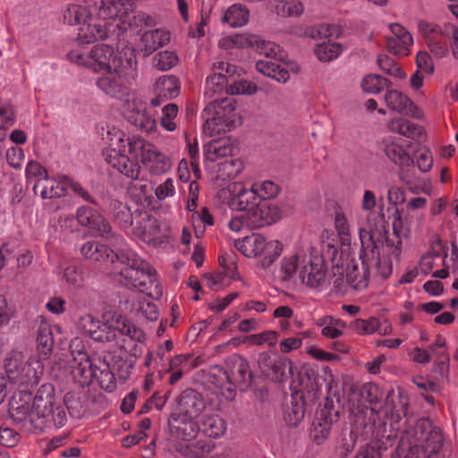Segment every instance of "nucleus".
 Here are the masks:
<instances>
[{
  "label": "nucleus",
  "instance_id": "f257e3e1",
  "mask_svg": "<svg viewBox=\"0 0 458 458\" xmlns=\"http://www.w3.org/2000/svg\"><path fill=\"white\" fill-rule=\"evenodd\" d=\"M70 62L95 72H104L97 87L108 96L121 93L137 76V61L130 54L119 52L106 44L94 46L88 53L72 50L67 54Z\"/></svg>",
  "mask_w": 458,
  "mask_h": 458
},
{
  "label": "nucleus",
  "instance_id": "f03ea898",
  "mask_svg": "<svg viewBox=\"0 0 458 458\" xmlns=\"http://www.w3.org/2000/svg\"><path fill=\"white\" fill-rule=\"evenodd\" d=\"M122 267L115 279L124 287L140 293H148L154 298L163 295V289L155 268L131 249H122L114 255Z\"/></svg>",
  "mask_w": 458,
  "mask_h": 458
},
{
  "label": "nucleus",
  "instance_id": "7ed1b4c3",
  "mask_svg": "<svg viewBox=\"0 0 458 458\" xmlns=\"http://www.w3.org/2000/svg\"><path fill=\"white\" fill-rule=\"evenodd\" d=\"M377 206L376 194L370 190H365L360 203V209L352 216L359 230L360 243L366 248L376 242H386L389 250L395 255L400 253L399 246H394L387 241V223L385 217H379L375 213Z\"/></svg>",
  "mask_w": 458,
  "mask_h": 458
},
{
  "label": "nucleus",
  "instance_id": "20e7f679",
  "mask_svg": "<svg viewBox=\"0 0 458 458\" xmlns=\"http://www.w3.org/2000/svg\"><path fill=\"white\" fill-rule=\"evenodd\" d=\"M101 138L106 146L103 151L105 160L126 177L132 180L138 179L140 166L128 155H130V144L132 140L140 139V137H127L122 130L107 124L102 128Z\"/></svg>",
  "mask_w": 458,
  "mask_h": 458
},
{
  "label": "nucleus",
  "instance_id": "39448f33",
  "mask_svg": "<svg viewBox=\"0 0 458 458\" xmlns=\"http://www.w3.org/2000/svg\"><path fill=\"white\" fill-rule=\"evenodd\" d=\"M4 368L9 382L20 388L38 385L44 373V364L40 358L32 356L25 361L24 354L17 350H12L6 354Z\"/></svg>",
  "mask_w": 458,
  "mask_h": 458
},
{
  "label": "nucleus",
  "instance_id": "423d86ee",
  "mask_svg": "<svg viewBox=\"0 0 458 458\" xmlns=\"http://www.w3.org/2000/svg\"><path fill=\"white\" fill-rule=\"evenodd\" d=\"M202 118V131L208 137L225 133L241 123V117L236 112V102L229 98L211 101L203 110Z\"/></svg>",
  "mask_w": 458,
  "mask_h": 458
},
{
  "label": "nucleus",
  "instance_id": "0eeeda50",
  "mask_svg": "<svg viewBox=\"0 0 458 458\" xmlns=\"http://www.w3.org/2000/svg\"><path fill=\"white\" fill-rule=\"evenodd\" d=\"M234 246L245 257L255 259L256 266L263 269L269 267L283 251L279 241L258 233L235 241Z\"/></svg>",
  "mask_w": 458,
  "mask_h": 458
},
{
  "label": "nucleus",
  "instance_id": "6e6552de",
  "mask_svg": "<svg viewBox=\"0 0 458 458\" xmlns=\"http://www.w3.org/2000/svg\"><path fill=\"white\" fill-rule=\"evenodd\" d=\"M255 48L265 55L264 59L256 62L257 71L263 75L278 82L285 83L290 79L291 73L299 72V66L296 63L284 62L278 58L281 50L277 44L265 41L260 38V41Z\"/></svg>",
  "mask_w": 458,
  "mask_h": 458
},
{
  "label": "nucleus",
  "instance_id": "1a4fd4ad",
  "mask_svg": "<svg viewBox=\"0 0 458 458\" xmlns=\"http://www.w3.org/2000/svg\"><path fill=\"white\" fill-rule=\"evenodd\" d=\"M111 97L119 100L121 113L131 124L147 133L157 129L156 119L147 111L146 103L138 98L129 86L123 88L121 93Z\"/></svg>",
  "mask_w": 458,
  "mask_h": 458
},
{
  "label": "nucleus",
  "instance_id": "9d476101",
  "mask_svg": "<svg viewBox=\"0 0 458 458\" xmlns=\"http://www.w3.org/2000/svg\"><path fill=\"white\" fill-rule=\"evenodd\" d=\"M443 446V436L438 429L428 431H415L414 439L403 437L396 448V454L400 458H431L437 454Z\"/></svg>",
  "mask_w": 458,
  "mask_h": 458
},
{
  "label": "nucleus",
  "instance_id": "9b49d317",
  "mask_svg": "<svg viewBox=\"0 0 458 458\" xmlns=\"http://www.w3.org/2000/svg\"><path fill=\"white\" fill-rule=\"evenodd\" d=\"M69 347L72 356L69 369L73 381L81 386L90 385L98 377L99 366L90 360L81 338H73Z\"/></svg>",
  "mask_w": 458,
  "mask_h": 458
},
{
  "label": "nucleus",
  "instance_id": "f8f14e48",
  "mask_svg": "<svg viewBox=\"0 0 458 458\" xmlns=\"http://www.w3.org/2000/svg\"><path fill=\"white\" fill-rule=\"evenodd\" d=\"M130 156L140 158L144 167L152 175H161L167 173L171 166V160L157 147L144 139H134L130 144Z\"/></svg>",
  "mask_w": 458,
  "mask_h": 458
},
{
  "label": "nucleus",
  "instance_id": "ddd939ff",
  "mask_svg": "<svg viewBox=\"0 0 458 458\" xmlns=\"http://www.w3.org/2000/svg\"><path fill=\"white\" fill-rule=\"evenodd\" d=\"M124 217L122 223L123 227L131 226V233L148 244H157L165 237V228L161 226L160 223L155 217L148 215L140 214L134 218L131 217L129 210L122 211Z\"/></svg>",
  "mask_w": 458,
  "mask_h": 458
},
{
  "label": "nucleus",
  "instance_id": "4468645a",
  "mask_svg": "<svg viewBox=\"0 0 458 458\" xmlns=\"http://www.w3.org/2000/svg\"><path fill=\"white\" fill-rule=\"evenodd\" d=\"M385 242L373 243L369 248L360 243L361 249L360 251V259L361 260V267L353 265L352 267L347 269L346 281L348 284L354 291L360 292L365 290L369 285V275H370V263L375 259L376 249Z\"/></svg>",
  "mask_w": 458,
  "mask_h": 458
},
{
  "label": "nucleus",
  "instance_id": "2eb2a0df",
  "mask_svg": "<svg viewBox=\"0 0 458 458\" xmlns=\"http://www.w3.org/2000/svg\"><path fill=\"white\" fill-rule=\"evenodd\" d=\"M9 412L12 419L18 423L30 425L35 428H42L34 412L32 394L26 389H19L13 394L9 403Z\"/></svg>",
  "mask_w": 458,
  "mask_h": 458
},
{
  "label": "nucleus",
  "instance_id": "dca6fc26",
  "mask_svg": "<svg viewBox=\"0 0 458 458\" xmlns=\"http://www.w3.org/2000/svg\"><path fill=\"white\" fill-rule=\"evenodd\" d=\"M76 218L81 226L88 227L95 235L114 239L118 245L123 243V239L112 232L109 223L97 210L89 207H81L77 209Z\"/></svg>",
  "mask_w": 458,
  "mask_h": 458
},
{
  "label": "nucleus",
  "instance_id": "f3484780",
  "mask_svg": "<svg viewBox=\"0 0 458 458\" xmlns=\"http://www.w3.org/2000/svg\"><path fill=\"white\" fill-rule=\"evenodd\" d=\"M113 323L116 329V335L119 334L124 337L123 343L118 342L117 344L133 356H138L140 351H138L137 344H143L145 342L146 334L144 331L126 318L116 313H113Z\"/></svg>",
  "mask_w": 458,
  "mask_h": 458
},
{
  "label": "nucleus",
  "instance_id": "a211bd4d",
  "mask_svg": "<svg viewBox=\"0 0 458 458\" xmlns=\"http://www.w3.org/2000/svg\"><path fill=\"white\" fill-rule=\"evenodd\" d=\"M299 284L316 293H320L327 288L329 285L328 273L322 256L312 254Z\"/></svg>",
  "mask_w": 458,
  "mask_h": 458
},
{
  "label": "nucleus",
  "instance_id": "6ab92c4d",
  "mask_svg": "<svg viewBox=\"0 0 458 458\" xmlns=\"http://www.w3.org/2000/svg\"><path fill=\"white\" fill-rule=\"evenodd\" d=\"M247 223L249 229H259L276 223L282 218L280 208L267 200H260L249 209Z\"/></svg>",
  "mask_w": 458,
  "mask_h": 458
},
{
  "label": "nucleus",
  "instance_id": "aec40b11",
  "mask_svg": "<svg viewBox=\"0 0 458 458\" xmlns=\"http://www.w3.org/2000/svg\"><path fill=\"white\" fill-rule=\"evenodd\" d=\"M228 191L230 195L227 204L233 210L247 212L259 201L252 185L247 187L241 182H234L229 186Z\"/></svg>",
  "mask_w": 458,
  "mask_h": 458
},
{
  "label": "nucleus",
  "instance_id": "412c9836",
  "mask_svg": "<svg viewBox=\"0 0 458 458\" xmlns=\"http://www.w3.org/2000/svg\"><path fill=\"white\" fill-rule=\"evenodd\" d=\"M312 253L303 251L284 256L280 262V271L283 279L300 283L303 271L308 266Z\"/></svg>",
  "mask_w": 458,
  "mask_h": 458
},
{
  "label": "nucleus",
  "instance_id": "4be33fe9",
  "mask_svg": "<svg viewBox=\"0 0 458 458\" xmlns=\"http://www.w3.org/2000/svg\"><path fill=\"white\" fill-rule=\"evenodd\" d=\"M382 149L387 158L397 165H409L411 162V157L408 148L410 144L395 136H386L381 141Z\"/></svg>",
  "mask_w": 458,
  "mask_h": 458
},
{
  "label": "nucleus",
  "instance_id": "5701e85b",
  "mask_svg": "<svg viewBox=\"0 0 458 458\" xmlns=\"http://www.w3.org/2000/svg\"><path fill=\"white\" fill-rule=\"evenodd\" d=\"M391 34L387 36V48L389 52L406 56L411 53V47L413 45V38L411 33L399 23L389 25Z\"/></svg>",
  "mask_w": 458,
  "mask_h": 458
},
{
  "label": "nucleus",
  "instance_id": "b1692460",
  "mask_svg": "<svg viewBox=\"0 0 458 458\" xmlns=\"http://www.w3.org/2000/svg\"><path fill=\"white\" fill-rule=\"evenodd\" d=\"M109 19H102L98 15V11L86 21L81 27L78 28L77 41L80 44H90L97 40L106 38L107 36V27L106 21Z\"/></svg>",
  "mask_w": 458,
  "mask_h": 458
},
{
  "label": "nucleus",
  "instance_id": "393cba45",
  "mask_svg": "<svg viewBox=\"0 0 458 458\" xmlns=\"http://www.w3.org/2000/svg\"><path fill=\"white\" fill-rule=\"evenodd\" d=\"M100 3L96 4L95 0H84L81 4H71L64 14V19L69 25L81 27L83 23L90 21L98 11Z\"/></svg>",
  "mask_w": 458,
  "mask_h": 458
},
{
  "label": "nucleus",
  "instance_id": "a878e982",
  "mask_svg": "<svg viewBox=\"0 0 458 458\" xmlns=\"http://www.w3.org/2000/svg\"><path fill=\"white\" fill-rule=\"evenodd\" d=\"M32 403L38 422L43 426L42 420L51 414L55 404V388L53 386L43 384L36 394L32 396Z\"/></svg>",
  "mask_w": 458,
  "mask_h": 458
},
{
  "label": "nucleus",
  "instance_id": "bb28decb",
  "mask_svg": "<svg viewBox=\"0 0 458 458\" xmlns=\"http://www.w3.org/2000/svg\"><path fill=\"white\" fill-rule=\"evenodd\" d=\"M229 375L226 376L229 381L228 390L232 393L233 385L247 384L251 377L248 361L238 354L232 355L227 360Z\"/></svg>",
  "mask_w": 458,
  "mask_h": 458
},
{
  "label": "nucleus",
  "instance_id": "cd10ccee",
  "mask_svg": "<svg viewBox=\"0 0 458 458\" xmlns=\"http://www.w3.org/2000/svg\"><path fill=\"white\" fill-rule=\"evenodd\" d=\"M419 30L426 38L428 47L436 55L443 56L446 54L447 48L445 45H441L438 40L439 37H445V23L443 26L421 21L419 22Z\"/></svg>",
  "mask_w": 458,
  "mask_h": 458
},
{
  "label": "nucleus",
  "instance_id": "c85d7f7f",
  "mask_svg": "<svg viewBox=\"0 0 458 458\" xmlns=\"http://www.w3.org/2000/svg\"><path fill=\"white\" fill-rule=\"evenodd\" d=\"M80 252L86 259L99 263L108 260L114 263L116 260L114 255L117 253L106 245L93 241L84 242L80 248Z\"/></svg>",
  "mask_w": 458,
  "mask_h": 458
},
{
  "label": "nucleus",
  "instance_id": "c756f323",
  "mask_svg": "<svg viewBox=\"0 0 458 458\" xmlns=\"http://www.w3.org/2000/svg\"><path fill=\"white\" fill-rule=\"evenodd\" d=\"M386 243L380 244L375 251V259L370 263V269L373 268L375 276H379L381 279L388 278L393 272V265L389 259V255L399 258L401 253L395 255L388 250Z\"/></svg>",
  "mask_w": 458,
  "mask_h": 458
},
{
  "label": "nucleus",
  "instance_id": "7c9ffc66",
  "mask_svg": "<svg viewBox=\"0 0 458 458\" xmlns=\"http://www.w3.org/2000/svg\"><path fill=\"white\" fill-rule=\"evenodd\" d=\"M169 41V31L164 29H156L142 34L139 47L145 55H149L157 48L168 44Z\"/></svg>",
  "mask_w": 458,
  "mask_h": 458
},
{
  "label": "nucleus",
  "instance_id": "2f4dec72",
  "mask_svg": "<svg viewBox=\"0 0 458 458\" xmlns=\"http://www.w3.org/2000/svg\"><path fill=\"white\" fill-rule=\"evenodd\" d=\"M335 414L327 408L320 410L318 413L316 420L313 423L312 436L318 444H321L327 439L330 434L331 427L335 422Z\"/></svg>",
  "mask_w": 458,
  "mask_h": 458
},
{
  "label": "nucleus",
  "instance_id": "473e14b6",
  "mask_svg": "<svg viewBox=\"0 0 458 458\" xmlns=\"http://www.w3.org/2000/svg\"><path fill=\"white\" fill-rule=\"evenodd\" d=\"M385 102L388 108L399 114H410L415 108L412 101L398 89H387L385 94Z\"/></svg>",
  "mask_w": 458,
  "mask_h": 458
},
{
  "label": "nucleus",
  "instance_id": "72a5a7b5",
  "mask_svg": "<svg viewBox=\"0 0 458 458\" xmlns=\"http://www.w3.org/2000/svg\"><path fill=\"white\" fill-rule=\"evenodd\" d=\"M233 145L229 139L213 140L204 146L205 159L216 162L219 158L225 157L232 154Z\"/></svg>",
  "mask_w": 458,
  "mask_h": 458
},
{
  "label": "nucleus",
  "instance_id": "f704fd0d",
  "mask_svg": "<svg viewBox=\"0 0 458 458\" xmlns=\"http://www.w3.org/2000/svg\"><path fill=\"white\" fill-rule=\"evenodd\" d=\"M44 182L39 193L43 199L60 198L66 193L69 177L64 175H58L57 178L48 177Z\"/></svg>",
  "mask_w": 458,
  "mask_h": 458
},
{
  "label": "nucleus",
  "instance_id": "c9c22d12",
  "mask_svg": "<svg viewBox=\"0 0 458 458\" xmlns=\"http://www.w3.org/2000/svg\"><path fill=\"white\" fill-rule=\"evenodd\" d=\"M126 304L129 305L128 310L131 313L137 317L155 321L158 318V310L157 305L145 298L137 301H127Z\"/></svg>",
  "mask_w": 458,
  "mask_h": 458
},
{
  "label": "nucleus",
  "instance_id": "e433bc0d",
  "mask_svg": "<svg viewBox=\"0 0 458 458\" xmlns=\"http://www.w3.org/2000/svg\"><path fill=\"white\" fill-rule=\"evenodd\" d=\"M387 127L390 131L410 139L419 138L423 133L420 126L403 118L392 119Z\"/></svg>",
  "mask_w": 458,
  "mask_h": 458
},
{
  "label": "nucleus",
  "instance_id": "4c0bfd02",
  "mask_svg": "<svg viewBox=\"0 0 458 458\" xmlns=\"http://www.w3.org/2000/svg\"><path fill=\"white\" fill-rule=\"evenodd\" d=\"M156 95L163 96V98L172 99L179 95L180 83L173 75H164L158 78L155 83Z\"/></svg>",
  "mask_w": 458,
  "mask_h": 458
},
{
  "label": "nucleus",
  "instance_id": "58836bf2",
  "mask_svg": "<svg viewBox=\"0 0 458 458\" xmlns=\"http://www.w3.org/2000/svg\"><path fill=\"white\" fill-rule=\"evenodd\" d=\"M249 10L242 4L231 5L224 13L222 22L232 28L242 27L249 21Z\"/></svg>",
  "mask_w": 458,
  "mask_h": 458
},
{
  "label": "nucleus",
  "instance_id": "ea45409f",
  "mask_svg": "<svg viewBox=\"0 0 458 458\" xmlns=\"http://www.w3.org/2000/svg\"><path fill=\"white\" fill-rule=\"evenodd\" d=\"M54 347L53 331L50 324L42 321L38 329L37 349L38 352L47 358L52 352Z\"/></svg>",
  "mask_w": 458,
  "mask_h": 458
},
{
  "label": "nucleus",
  "instance_id": "a19ab883",
  "mask_svg": "<svg viewBox=\"0 0 458 458\" xmlns=\"http://www.w3.org/2000/svg\"><path fill=\"white\" fill-rule=\"evenodd\" d=\"M199 429L204 435L217 438L222 437L226 429L225 420L218 415H205L201 419Z\"/></svg>",
  "mask_w": 458,
  "mask_h": 458
},
{
  "label": "nucleus",
  "instance_id": "79ce46f5",
  "mask_svg": "<svg viewBox=\"0 0 458 458\" xmlns=\"http://www.w3.org/2000/svg\"><path fill=\"white\" fill-rule=\"evenodd\" d=\"M317 326L321 328V334L328 338L335 339L343 335V329L346 324L339 318L332 316H325L317 320Z\"/></svg>",
  "mask_w": 458,
  "mask_h": 458
},
{
  "label": "nucleus",
  "instance_id": "37998d69",
  "mask_svg": "<svg viewBox=\"0 0 458 458\" xmlns=\"http://www.w3.org/2000/svg\"><path fill=\"white\" fill-rule=\"evenodd\" d=\"M25 177L27 183L35 182L33 185V191L37 193L38 189L41 187L49 176L47 169L41 165L38 161L30 160L25 168Z\"/></svg>",
  "mask_w": 458,
  "mask_h": 458
},
{
  "label": "nucleus",
  "instance_id": "c03bdc74",
  "mask_svg": "<svg viewBox=\"0 0 458 458\" xmlns=\"http://www.w3.org/2000/svg\"><path fill=\"white\" fill-rule=\"evenodd\" d=\"M344 51V47L337 42H323L316 46L314 54L321 62H331L336 59Z\"/></svg>",
  "mask_w": 458,
  "mask_h": 458
},
{
  "label": "nucleus",
  "instance_id": "a18cd8bd",
  "mask_svg": "<svg viewBox=\"0 0 458 458\" xmlns=\"http://www.w3.org/2000/svg\"><path fill=\"white\" fill-rule=\"evenodd\" d=\"M242 169L243 164L239 158L225 159L218 165L217 178L222 181L234 179Z\"/></svg>",
  "mask_w": 458,
  "mask_h": 458
},
{
  "label": "nucleus",
  "instance_id": "49530a36",
  "mask_svg": "<svg viewBox=\"0 0 458 458\" xmlns=\"http://www.w3.org/2000/svg\"><path fill=\"white\" fill-rule=\"evenodd\" d=\"M228 79L226 74L221 72H213L207 78L205 96L213 98L216 94L226 91Z\"/></svg>",
  "mask_w": 458,
  "mask_h": 458
},
{
  "label": "nucleus",
  "instance_id": "de8ad7c7",
  "mask_svg": "<svg viewBox=\"0 0 458 458\" xmlns=\"http://www.w3.org/2000/svg\"><path fill=\"white\" fill-rule=\"evenodd\" d=\"M393 231L394 234L397 238V242H394L393 240H390L387 236V241L392 242L394 246H399L400 253L402 252V240L408 239L411 234V226L407 220L403 219L401 215L396 212L394 216V219L393 221Z\"/></svg>",
  "mask_w": 458,
  "mask_h": 458
},
{
  "label": "nucleus",
  "instance_id": "09e8293b",
  "mask_svg": "<svg viewBox=\"0 0 458 458\" xmlns=\"http://www.w3.org/2000/svg\"><path fill=\"white\" fill-rule=\"evenodd\" d=\"M361 89L369 94H378L388 86V80L377 74L366 75L361 82Z\"/></svg>",
  "mask_w": 458,
  "mask_h": 458
},
{
  "label": "nucleus",
  "instance_id": "8fccbe9b",
  "mask_svg": "<svg viewBox=\"0 0 458 458\" xmlns=\"http://www.w3.org/2000/svg\"><path fill=\"white\" fill-rule=\"evenodd\" d=\"M97 379L99 386L106 392H114L116 388L117 379L114 375V371L108 367L106 364H103V368L99 367Z\"/></svg>",
  "mask_w": 458,
  "mask_h": 458
},
{
  "label": "nucleus",
  "instance_id": "3c124183",
  "mask_svg": "<svg viewBox=\"0 0 458 458\" xmlns=\"http://www.w3.org/2000/svg\"><path fill=\"white\" fill-rule=\"evenodd\" d=\"M123 0H95L96 4L100 3L98 15L102 19H114L122 8Z\"/></svg>",
  "mask_w": 458,
  "mask_h": 458
},
{
  "label": "nucleus",
  "instance_id": "603ef678",
  "mask_svg": "<svg viewBox=\"0 0 458 458\" xmlns=\"http://www.w3.org/2000/svg\"><path fill=\"white\" fill-rule=\"evenodd\" d=\"M305 414L302 402H293L291 406L284 411V420L289 426L295 427L303 420Z\"/></svg>",
  "mask_w": 458,
  "mask_h": 458
},
{
  "label": "nucleus",
  "instance_id": "864d4df0",
  "mask_svg": "<svg viewBox=\"0 0 458 458\" xmlns=\"http://www.w3.org/2000/svg\"><path fill=\"white\" fill-rule=\"evenodd\" d=\"M177 451L185 457L199 458L204 453V446L199 440L182 441L178 444Z\"/></svg>",
  "mask_w": 458,
  "mask_h": 458
},
{
  "label": "nucleus",
  "instance_id": "5fc2aeb1",
  "mask_svg": "<svg viewBox=\"0 0 458 458\" xmlns=\"http://www.w3.org/2000/svg\"><path fill=\"white\" fill-rule=\"evenodd\" d=\"M153 62L160 71H168L177 64L178 56L174 51L164 50L154 56Z\"/></svg>",
  "mask_w": 458,
  "mask_h": 458
},
{
  "label": "nucleus",
  "instance_id": "6e6d98bb",
  "mask_svg": "<svg viewBox=\"0 0 458 458\" xmlns=\"http://www.w3.org/2000/svg\"><path fill=\"white\" fill-rule=\"evenodd\" d=\"M350 327L360 335H372L378 328V318L376 317H370L368 319L357 318L351 323Z\"/></svg>",
  "mask_w": 458,
  "mask_h": 458
},
{
  "label": "nucleus",
  "instance_id": "4d7b16f0",
  "mask_svg": "<svg viewBox=\"0 0 458 458\" xmlns=\"http://www.w3.org/2000/svg\"><path fill=\"white\" fill-rule=\"evenodd\" d=\"M178 114V106L175 104H168L162 109V116L160 125L167 131H174L177 128L176 123L174 121Z\"/></svg>",
  "mask_w": 458,
  "mask_h": 458
},
{
  "label": "nucleus",
  "instance_id": "13d9d810",
  "mask_svg": "<svg viewBox=\"0 0 458 458\" xmlns=\"http://www.w3.org/2000/svg\"><path fill=\"white\" fill-rule=\"evenodd\" d=\"M96 334H99L100 337L92 338L94 341L115 342L118 344V339H116V329L114 324L113 323V314L111 315V319H106L104 323L100 322V327H98Z\"/></svg>",
  "mask_w": 458,
  "mask_h": 458
},
{
  "label": "nucleus",
  "instance_id": "bf43d9fd",
  "mask_svg": "<svg viewBox=\"0 0 458 458\" xmlns=\"http://www.w3.org/2000/svg\"><path fill=\"white\" fill-rule=\"evenodd\" d=\"M251 185L260 200L275 198L279 192L278 186L272 181L257 182Z\"/></svg>",
  "mask_w": 458,
  "mask_h": 458
},
{
  "label": "nucleus",
  "instance_id": "052dcab7",
  "mask_svg": "<svg viewBox=\"0 0 458 458\" xmlns=\"http://www.w3.org/2000/svg\"><path fill=\"white\" fill-rule=\"evenodd\" d=\"M334 225L341 240L344 242L349 241L351 236V225L346 215L343 211L335 212Z\"/></svg>",
  "mask_w": 458,
  "mask_h": 458
},
{
  "label": "nucleus",
  "instance_id": "680f3d73",
  "mask_svg": "<svg viewBox=\"0 0 458 458\" xmlns=\"http://www.w3.org/2000/svg\"><path fill=\"white\" fill-rule=\"evenodd\" d=\"M377 62L381 70L386 73L398 79L405 78V72L387 55H379Z\"/></svg>",
  "mask_w": 458,
  "mask_h": 458
},
{
  "label": "nucleus",
  "instance_id": "e2e57ef3",
  "mask_svg": "<svg viewBox=\"0 0 458 458\" xmlns=\"http://www.w3.org/2000/svg\"><path fill=\"white\" fill-rule=\"evenodd\" d=\"M226 92L231 95H253L257 92V86L249 81L240 80L231 83Z\"/></svg>",
  "mask_w": 458,
  "mask_h": 458
},
{
  "label": "nucleus",
  "instance_id": "0e129e2a",
  "mask_svg": "<svg viewBox=\"0 0 458 458\" xmlns=\"http://www.w3.org/2000/svg\"><path fill=\"white\" fill-rule=\"evenodd\" d=\"M247 341L253 345L268 344L274 346L278 339V333L274 330H267L259 334H254L247 336Z\"/></svg>",
  "mask_w": 458,
  "mask_h": 458
},
{
  "label": "nucleus",
  "instance_id": "69168bd1",
  "mask_svg": "<svg viewBox=\"0 0 458 458\" xmlns=\"http://www.w3.org/2000/svg\"><path fill=\"white\" fill-rule=\"evenodd\" d=\"M79 327L85 332L91 339L98 338L99 334H96L98 327H100V321L95 318L91 314H86L80 318Z\"/></svg>",
  "mask_w": 458,
  "mask_h": 458
},
{
  "label": "nucleus",
  "instance_id": "338daca9",
  "mask_svg": "<svg viewBox=\"0 0 458 458\" xmlns=\"http://www.w3.org/2000/svg\"><path fill=\"white\" fill-rule=\"evenodd\" d=\"M174 181L172 178H166L160 183L155 191V195L158 200H164L175 195Z\"/></svg>",
  "mask_w": 458,
  "mask_h": 458
},
{
  "label": "nucleus",
  "instance_id": "774afa93",
  "mask_svg": "<svg viewBox=\"0 0 458 458\" xmlns=\"http://www.w3.org/2000/svg\"><path fill=\"white\" fill-rule=\"evenodd\" d=\"M65 282L72 286H80L83 282V273L76 266H69L64 271Z\"/></svg>",
  "mask_w": 458,
  "mask_h": 458
}]
</instances>
